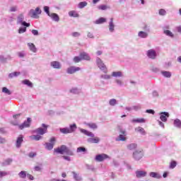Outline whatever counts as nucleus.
Here are the masks:
<instances>
[{"mask_svg":"<svg viewBox=\"0 0 181 181\" xmlns=\"http://www.w3.org/2000/svg\"><path fill=\"white\" fill-rule=\"evenodd\" d=\"M54 152H55V153H60L61 155H64V153H66V155H69L70 156H73L74 155L73 153V151H70V149H69V148H67L66 145H62L57 148H54Z\"/></svg>","mask_w":181,"mask_h":181,"instance_id":"f257e3e1","label":"nucleus"},{"mask_svg":"<svg viewBox=\"0 0 181 181\" xmlns=\"http://www.w3.org/2000/svg\"><path fill=\"white\" fill-rule=\"evenodd\" d=\"M42 13V10L39 7H37L35 10L31 9L29 12V16L34 19H39V15Z\"/></svg>","mask_w":181,"mask_h":181,"instance_id":"f03ea898","label":"nucleus"},{"mask_svg":"<svg viewBox=\"0 0 181 181\" xmlns=\"http://www.w3.org/2000/svg\"><path fill=\"white\" fill-rule=\"evenodd\" d=\"M42 127H39L35 129L36 134H39L40 135H45L47 132V128H49V126L46 125L45 124H42Z\"/></svg>","mask_w":181,"mask_h":181,"instance_id":"7ed1b4c3","label":"nucleus"},{"mask_svg":"<svg viewBox=\"0 0 181 181\" xmlns=\"http://www.w3.org/2000/svg\"><path fill=\"white\" fill-rule=\"evenodd\" d=\"M96 62L99 69L102 70L103 73H107L108 69H107V66H105V64H104V62H103V60H101V59L100 58H98Z\"/></svg>","mask_w":181,"mask_h":181,"instance_id":"20e7f679","label":"nucleus"},{"mask_svg":"<svg viewBox=\"0 0 181 181\" xmlns=\"http://www.w3.org/2000/svg\"><path fill=\"white\" fill-rule=\"evenodd\" d=\"M50 143H45V148L48 151H52L53 149V147L54 146V142H56V138L52 137L49 140Z\"/></svg>","mask_w":181,"mask_h":181,"instance_id":"39448f33","label":"nucleus"},{"mask_svg":"<svg viewBox=\"0 0 181 181\" xmlns=\"http://www.w3.org/2000/svg\"><path fill=\"white\" fill-rule=\"evenodd\" d=\"M95 159L97 162H103V160H105V159H110V156L105 153L98 154L95 156Z\"/></svg>","mask_w":181,"mask_h":181,"instance_id":"423d86ee","label":"nucleus"},{"mask_svg":"<svg viewBox=\"0 0 181 181\" xmlns=\"http://www.w3.org/2000/svg\"><path fill=\"white\" fill-rule=\"evenodd\" d=\"M81 70V68L78 66H70L67 69L66 71L68 74H74V73H76V71H80Z\"/></svg>","mask_w":181,"mask_h":181,"instance_id":"0eeeda50","label":"nucleus"},{"mask_svg":"<svg viewBox=\"0 0 181 181\" xmlns=\"http://www.w3.org/2000/svg\"><path fill=\"white\" fill-rule=\"evenodd\" d=\"M30 121H32V119H30V117H28L26 122H24L22 124L19 126V128L21 129H23L24 128H29V127H30Z\"/></svg>","mask_w":181,"mask_h":181,"instance_id":"6e6552de","label":"nucleus"},{"mask_svg":"<svg viewBox=\"0 0 181 181\" xmlns=\"http://www.w3.org/2000/svg\"><path fill=\"white\" fill-rule=\"evenodd\" d=\"M147 56L149 59H156V51L154 49H149L147 51Z\"/></svg>","mask_w":181,"mask_h":181,"instance_id":"1a4fd4ad","label":"nucleus"},{"mask_svg":"<svg viewBox=\"0 0 181 181\" xmlns=\"http://www.w3.org/2000/svg\"><path fill=\"white\" fill-rule=\"evenodd\" d=\"M79 56L81 60H87V61L91 60L90 55H88V54H87L86 52H81Z\"/></svg>","mask_w":181,"mask_h":181,"instance_id":"9d476101","label":"nucleus"},{"mask_svg":"<svg viewBox=\"0 0 181 181\" xmlns=\"http://www.w3.org/2000/svg\"><path fill=\"white\" fill-rule=\"evenodd\" d=\"M142 156H143L142 151H136L133 153V157L134 158V159H136V160H139V159H141Z\"/></svg>","mask_w":181,"mask_h":181,"instance_id":"9b49d317","label":"nucleus"},{"mask_svg":"<svg viewBox=\"0 0 181 181\" xmlns=\"http://www.w3.org/2000/svg\"><path fill=\"white\" fill-rule=\"evenodd\" d=\"M168 117H169V113L164 112L160 113V118L161 121H163V122H166L168 121Z\"/></svg>","mask_w":181,"mask_h":181,"instance_id":"f8f14e48","label":"nucleus"},{"mask_svg":"<svg viewBox=\"0 0 181 181\" xmlns=\"http://www.w3.org/2000/svg\"><path fill=\"white\" fill-rule=\"evenodd\" d=\"M23 142V136L21 135L19 137L17 138L16 146V148H21V145Z\"/></svg>","mask_w":181,"mask_h":181,"instance_id":"ddd939ff","label":"nucleus"},{"mask_svg":"<svg viewBox=\"0 0 181 181\" xmlns=\"http://www.w3.org/2000/svg\"><path fill=\"white\" fill-rule=\"evenodd\" d=\"M136 177H145L146 176V171L137 170L136 171Z\"/></svg>","mask_w":181,"mask_h":181,"instance_id":"4468645a","label":"nucleus"},{"mask_svg":"<svg viewBox=\"0 0 181 181\" xmlns=\"http://www.w3.org/2000/svg\"><path fill=\"white\" fill-rule=\"evenodd\" d=\"M51 66L53 67V69H62V65L60 64V62L57 61H54L51 62Z\"/></svg>","mask_w":181,"mask_h":181,"instance_id":"2eb2a0df","label":"nucleus"},{"mask_svg":"<svg viewBox=\"0 0 181 181\" xmlns=\"http://www.w3.org/2000/svg\"><path fill=\"white\" fill-rule=\"evenodd\" d=\"M121 134H119V137L116 139V141H126L127 138H125V131L122 130L120 131Z\"/></svg>","mask_w":181,"mask_h":181,"instance_id":"dca6fc26","label":"nucleus"},{"mask_svg":"<svg viewBox=\"0 0 181 181\" xmlns=\"http://www.w3.org/2000/svg\"><path fill=\"white\" fill-rule=\"evenodd\" d=\"M49 16V18H52V20L54 21V22H59V21H60V18L59 17V15H57V13H50Z\"/></svg>","mask_w":181,"mask_h":181,"instance_id":"f3484780","label":"nucleus"},{"mask_svg":"<svg viewBox=\"0 0 181 181\" xmlns=\"http://www.w3.org/2000/svg\"><path fill=\"white\" fill-rule=\"evenodd\" d=\"M69 16H70L71 18H78V16H80V14H78V13H77V11H70L69 12Z\"/></svg>","mask_w":181,"mask_h":181,"instance_id":"a211bd4d","label":"nucleus"},{"mask_svg":"<svg viewBox=\"0 0 181 181\" xmlns=\"http://www.w3.org/2000/svg\"><path fill=\"white\" fill-rule=\"evenodd\" d=\"M81 132H82V134L87 135V136H91L92 138H94V134H93V132H88V130L84 129H81Z\"/></svg>","mask_w":181,"mask_h":181,"instance_id":"6ab92c4d","label":"nucleus"},{"mask_svg":"<svg viewBox=\"0 0 181 181\" xmlns=\"http://www.w3.org/2000/svg\"><path fill=\"white\" fill-rule=\"evenodd\" d=\"M28 46L29 47L30 50L33 53H36V52L37 51L36 47L35 46V44L29 42L28 43Z\"/></svg>","mask_w":181,"mask_h":181,"instance_id":"aec40b11","label":"nucleus"},{"mask_svg":"<svg viewBox=\"0 0 181 181\" xmlns=\"http://www.w3.org/2000/svg\"><path fill=\"white\" fill-rule=\"evenodd\" d=\"M88 142H90V144H98V142H100V138L98 137L90 138L88 139Z\"/></svg>","mask_w":181,"mask_h":181,"instance_id":"412c9836","label":"nucleus"},{"mask_svg":"<svg viewBox=\"0 0 181 181\" xmlns=\"http://www.w3.org/2000/svg\"><path fill=\"white\" fill-rule=\"evenodd\" d=\"M18 19L21 21V25H23V26H25L26 28H29V26H30V24L26 23V21H22V19H23V15L20 16Z\"/></svg>","mask_w":181,"mask_h":181,"instance_id":"4be33fe9","label":"nucleus"},{"mask_svg":"<svg viewBox=\"0 0 181 181\" xmlns=\"http://www.w3.org/2000/svg\"><path fill=\"white\" fill-rule=\"evenodd\" d=\"M161 74L164 77H167L168 78H170V77H172V73H170V71H161Z\"/></svg>","mask_w":181,"mask_h":181,"instance_id":"5701e85b","label":"nucleus"},{"mask_svg":"<svg viewBox=\"0 0 181 181\" xmlns=\"http://www.w3.org/2000/svg\"><path fill=\"white\" fill-rule=\"evenodd\" d=\"M60 132H62V134H71L72 130H70L69 128H62L60 129Z\"/></svg>","mask_w":181,"mask_h":181,"instance_id":"b1692460","label":"nucleus"},{"mask_svg":"<svg viewBox=\"0 0 181 181\" xmlns=\"http://www.w3.org/2000/svg\"><path fill=\"white\" fill-rule=\"evenodd\" d=\"M150 176L151 177H155L156 179H160V177H161V176H160V175H159V173H155V172L150 173Z\"/></svg>","mask_w":181,"mask_h":181,"instance_id":"393cba45","label":"nucleus"},{"mask_svg":"<svg viewBox=\"0 0 181 181\" xmlns=\"http://www.w3.org/2000/svg\"><path fill=\"white\" fill-rule=\"evenodd\" d=\"M114 28H115L114 21H113V19L111 18L110 19V22L109 23V30L110 32H114Z\"/></svg>","mask_w":181,"mask_h":181,"instance_id":"a878e982","label":"nucleus"},{"mask_svg":"<svg viewBox=\"0 0 181 181\" xmlns=\"http://www.w3.org/2000/svg\"><path fill=\"white\" fill-rule=\"evenodd\" d=\"M30 138L33 141H40V139H42V136H40V135H33V136H30Z\"/></svg>","mask_w":181,"mask_h":181,"instance_id":"bb28decb","label":"nucleus"},{"mask_svg":"<svg viewBox=\"0 0 181 181\" xmlns=\"http://www.w3.org/2000/svg\"><path fill=\"white\" fill-rule=\"evenodd\" d=\"M23 84H25V86H28V87H33V83H32V82H30V81L25 79L24 81H23Z\"/></svg>","mask_w":181,"mask_h":181,"instance_id":"cd10ccee","label":"nucleus"},{"mask_svg":"<svg viewBox=\"0 0 181 181\" xmlns=\"http://www.w3.org/2000/svg\"><path fill=\"white\" fill-rule=\"evenodd\" d=\"M112 77H122V72L121 71H114L112 73Z\"/></svg>","mask_w":181,"mask_h":181,"instance_id":"c85d7f7f","label":"nucleus"},{"mask_svg":"<svg viewBox=\"0 0 181 181\" xmlns=\"http://www.w3.org/2000/svg\"><path fill=\"white\" fill-rule=\"evenodd\" d=\"M132 122H138L139 124H143L145 122V119L144 118H139V119H134Z\"/></svg>","mask_w":181,"mask_h":181,"instance_id":"c756f323","label":"nucleus"},{"mask_svg":"<svg viewBox=\"0 0 181 181\" xmlns=\"http://www.w3.org/2000/svg\"><path fill=\"white\" fill-rule=\"evenodd\" d=\"M136 132H140L142 135H145V129L144 128L139 127L135 129Z\"/></svg>","mask_w":181,"mask_h":181,"instance_id":"7c9ffc66","label":"nucleus"},{"mask_svg":"<svg viewBox=\"0 0 181 181\" xmlns=\"http://www.w3.org/2000/svg\"><path fill=\"white\" fill-rule=\"evenodd\" d=\"M174 125L175 127H177V128H181V121L179 119H177L174 121Z\"/></svg>","mask_w":181,"mask_h":181,"instance_id":"2f4dec72","label":"nucleus"},{"mask_svg":"<svg viewBox=\"0 0 181 181\" xmlns=\"http://www.w3.org/2000/svg\"><path fill=\"white\" fill-rule=\"evenodd\" d=\"M76 152L78 153H80L81 152H83V153H85V152H87V149L85 147H78L76 149Z\"/></svg>","mask_w":181,"mask_h":181,"instance_id":"473e14b6","label":"nucleus"},{"mask_svg":"<svg viewBox=\"0 0 181 181\" xmlns=\"http://www.w3.org/2000/svg\"><path fill=\"white\" fill-rule=\"evenodd\" d=\"M138 35L139 36V37H142V38L148 37V33L144 31H140Z\"/></svg>","mask_w":181,"mask_h":181,"instance_id":"72a5a7b5","label":"nucleus"},{"mask_svg":"<svg viewBox=\"0 0 181 181\" xmlns=\"http://www.w3.org/2000/svg\"><path fill=\"white\" fill-rule=\"evenodd\" d=\"M127 148L129 149V151H134V149H136V144H131L127 146Z\"/></svg>","mask_w":181,"mask_h":181,"instance_id":"f704fd0d","label":"nucleus"},{"mask_svg":"<svg viewBox=\"0 0 181 181\" xmlns=\"http://www.w3.org/2000/svg\"><path fill=\"white\" fill-rule=\"evenodd\" d=\"M86 125L92 129H97V124H95V123H87Z\"/></svg>","mask_w":181,"mask_h":181,"instance_id":"c9c22d12","label":"nucleus"},{"mask_svg":"<svg viewBox=\"0 0 181 181\" xmlns=\"http://www.w3.org/2000/svg\"><path fill=\"white\" fill-rule=\"evenodd\" d=\"M106 19L104 18H100L99 19H98L96 21H95V23L97 25H100L101 23H104V22H106Z\"/></svg>","mask_w":181,"mask_h":181,"instance_id":"e433bc0d","label":"nucleus"},{"mask_svg":"<svg viewBox=\"0 0 181 181\" xmlns=\"http://www.w3.org/2000/svg\"><path fill=\"white\" fill-rule=\"evenodd\" d=\"M78 8L80 9H83V8L87 6V2L86 1H82V2H80L78 5Z\"/></svg>","mask_w":181,"mask_h":181,"instance_id":"4c0bfd02","label":"nucleus"},{"mask_svg":"<svg viewBox=\"0 0 181 181\" xmlns=\"http://www.w3.org/2000/svg\"><path fill=\"white\" fill-rule=\"evenodd\" d=\"M2 92L5 93V94H8V95H11V94H12L11 90H9V89H8L6 87H4L2 88Z\"/></svg>","mask_w":181,"mask_h":181,"instance_id":"58836bf2","label":"nucleus"},{"mask_svg":"<svg viewBox=\"0 0 181 181\" xmlns=\"http://www.w3.org/2000/svg\"><path fill=\"white\" fill-rule=\"evenodd\" d=\"M19 177H21V179H25L26 177V171H21L18 173Z\"/></svg>","mask_w":181,"mask_h":181,"instance_id":"ea45409f","label":"nucleus"},{"mask_svg":"<svg viewBox=\"0 0 181 181\" xmlns=\"http://www.w3.org/2000/svg\"><path fill=\"white\" fill-rule=\"evenodd\" d=\"M164 33L167 36H170V37H173V33L172 32H170V30H165Z\"/></svg>","mask_w":181,"mask_h":181,"instance_id":"a19ab883","label":"nucleus"},{"mask_svg":"<svg viewBox=\"0 0 181 181\" xmlns=\"http://www.w3.org/2000/svg\"><path fill=\"white\" fill-rule=\"evenodd\" d=\"M81 57H80V55H79V57H74V63H80V62H81Z\"/></svg>","mask_w":181,"mask_h":181,"instance_id":"79ce46f5","label":"nucleus"},{"mask_svg":"<svg viewBox=\"0 0 181 181\" xmlns=\"http://www.w3.org/2000/svg\"><path fill=\"white\" fill-rule=\"evenodd\" d=\"M176 165H177L176 161H171V163L170 164V169H175V168H176Z\"/></svg>","mask_w":181,"mask_h":181,"instance_id":"37998d69","label":"nucleus"},{"mask_svg":"<svg viewBox=\"0 0 181 181\" xmlns=\"http://www.w3.org/2000/svg\"><path fill=\"white\" fill-rule=\"evenodd\" d=\"M76 129H77V126L76 125V124L70 125L69 130L72 131V132H74V131H76Z\"/></svg>","mask_w":181,"mask_h":181,"instance_id":"c03bdc74","label":"nucleus"},{"mask_svg":"<svg viewBox=\"0 0 181 181\" xmlns=\"http://www.w3.org/2000/svg\"><path fill=\"white\" fill-rule=\"evenodd\" d=\"M158 13L161 16H165V15H166V11L165 9H163V8H161V9L159 10Z\"/></svg>","mask_w":181,"mask_h":181,"instance_id":"a18cd8bd","label":"nucleus"},{"mask_svg":"<svg viewBox=\"0 0 181 181\" xmlns=\"http://www.w3.org/2000/svg\"><path fill=\"white\" fill-rule=\"evenodd\" d=\"M99 9H101L102 11H105L106 9H108L110 8L109 6H106V5H101V6H99Z\"/></svg>","mask_w":181,"mask_h":181,"instance_id":"49530a36","label":"nucleus"},{"mask_svg":"<svg viewBox=\"0 0 181 181\" xmlns=\"http://www.w3.org/2000/svg\"><path fill=\"white\" fill-rule=\"evenodd\" d=\"M26 32V27L24 28H20L18 30V33H25Z\"/></svg>","mask_w":181,"mask_h":181,"instance_id":"de8ad7c7","label":"nucleus"},{"mask_svg":"<svg viewBox=\"0 0 181 181\" xmlns=\"http://www.w3.org/2000/svg\"><path fill=\"white\" fill-rule=\"evenodd\" d=\"M109 103L110 105H115L117 104V100L111 99Z\"/></svg>","mask_w":181,"mask_h":181,"instance_id":"09e8293b","label":"nucleus"},{"mask_svg":"<svg viewBox=\"0 0 181 181\" xmlns=\"http://www.w3.org/2000/svg\"><path fill=\"white\" fill-rule=\"evenodd\" d=\"M44 11L46 12V13L48 15V16L50 15V11H49V6H45Z\"/></svg>","mask_w":181,"mask_h":181,"instance_id":"8fccbe9b","label":"nucleus"},{"mask_svg":"<svg viewBox=\"0 0 181 181\" xmlns=\"http://www.w3.org/2000/svg\"><path fill=\"white\" fill-rule=\"evenodd\" d=\"M72 36H74V37H78V36H80V33L74 32L72 33Z\"/></svg>","mask_w":181,"mask_h":181,"instance_id":"3c124183","label":"nucleus"},{"mask_svg":"<svg viewBox=\"0 0 181 181\" xmlns=\"http://www.w3.org/2000/svg\"><path fill=\"white\" fill-rule=\"evenodd\" d=\"M32 33H33V35H34L35 36H37V35H39V31H37V30H32Z\"/></svg>","mask_w":181,"mask_h":181,"instance_id":"603ef678","label":"nucleus"},{"mask_svg":"<svg viewBox=\"0 0 181 181\" xmlns=\"http://www.w3.org/2000/svg\"><path fill=\"white\" fill-rule=\"evenodd\" d=\"M36 153H35V152H30V153H29V157L30 158H35V156H36Z\"/></svg>","mask_w":181,"mask_h":181,"instance_id":"864d4df0","label":"nucleus"},{"mask_svg":"<svg viewBox=\"0 0 181 181\" xmlns=\"http://www.w3.org/2000/svg\"><path fill=\"white\" fill-rule=\"evenodd\" d=\"M6 175H8V173L0 171V177H4V176H6Z\"/></svg>","mask_w":181,"mask_h":181,"instance_id":"5fc2aeb1","label":"nucleus"},{"mask_svg":"<svg viewBox=\"0 0 181 181\" xmlns=\"http://www.w3.org/2000/svg\"><path fill=\"white\" fill-rule=\"evenodd\" d=\"M35 170H36L37 172H40V170H42V167L41 166H35Z\"/></svg>","mask_w":181,"mask_h":181,"instance_id":"6e6d98bb","label":"nucleus"},{"mask_svg":"<svg viewBox=\"0 0 181 181\" xmlns=\"http://www.w3.org/2000/svg\"><path fill=\"white\" fill-rule=\"evenodd\" d=\"M102 78H105L106 80H108V79L111 78V76H110V75H104V76H102Z\"/></svg>","mask_w":181,"mask_h":181,"instance_id":"4d7b16f0","label":"nucleus"},{"mask_svg":"<svg viewBox=\"0 0 181 181\" xmlns=\"http://www.w3.org/2000/svg\"><path fill=\"white\" fill-rule=\"evenodd\" d=\"M74 177L76 179V180H78V175L77 173L73 172Z\"/></svg>","mask_w":181,"mask_h":181,"instance_id":"13d9d810","label":"nucleus"},{"mask_svg":"<svg viewBox=\"0 0 181 181\" xmlns=\"http://www.w3.org/2000/svg\"><path fill=\"white\" fill-rule=\"evenodd\" d=\"M6 140L4 138L0 137V144H5Z\"/></svg>","mask_w":181,"mask_h":181,"instance_id":"bf43d9fd","label":"nucleus"},{"mask_svg":"<svg viewBox=\"0 0 181 181\" xmlns=\"http://www.w3.org/2000/svg\"><path fill=\"white\" fill-rule=\"evenodd\" d=\"M146 112L148 114H155V111L153 110H147Z\"/></svg>","mask_w":181,"mask_h":181,"instance_id":"052dcab7","label":"nucleus"},{"mask_svg":"<svg viewBox=\"0 0 181 181\" xmlns=\"http://www.w3.org/2000/svg\"><path fill=\"white\" fill-rule=\"evenodd\" d=\"M62 158H64V159H65V160H68L69 162H70V158H69V156H62Z\"/></svg>","mask_w":181,"mask_h":181,"instance_id":"680f3d73","label":"nucleus"},{"mask_svg":"<svg viewBox=\"0 0 181 181\" xmlns=\"http://www.w3.org/2000/svg\"><path fill=\"white\" fill-rule=\"evenodd\" d=\"M27 176H28V179H30V180H33L34 177L32 175L28 174Z\"/></svg>","mask_w":181,"mask_h":181,"instance_id":"e2e57ef3","label":"nucleus"},{"mask_svg":"<svg viewBox=\"0 0 181 181\" xmlns=\"http://www.w3.org/2000/svg\"><path fill=\"white\" fill-rule=\"evenodd\" d=\"M11 12H16V7L13 6V7H11V9H10Z\"/></svg>","mask_w":181,"mask_h":181,"instance_id":"0e129e2a","label":"nucleus"},{"mask_svg":"<svg viewBox=\"0 0 181 181\" xmlns=\"http://www.w3.org/2000/svg\"><path fill=\"white\" fill-rule=\"evenodd\" d=\"M176 29L179 33H181V25L177 27Z\"/></svg>","mask_w":181,"mask_h":181,"instance_id":"69168bd1","label":"nucleus"},{"mask_svg":"<svg viewBox=\"0 0 181 181\" xmlns=\"http://www.w3.org/2000/svg\"><path fill=\"white\" fill-rule=\"evenodd\" d=\"M18 117H21V114H17V115H13V117L14 118V119H16V118H18Z\"/></svg>","mask_w":181,"mask_h":181,"instance_id":"338daca9","label":"nucleus"},{"mask_svg":"<svg viewBox=\"0 0 181 181\" xmlns=\"http://www.w3.org/2000/svg\"><path fill=\"white\" fill-rule=\"evenodd\" d=\"M18 56H19V57H25V55L22 52H18Z\"/></svg>","mask_w":181,"mask_h":181,"instance_id":"774afa93","label":"nucleus"}]
</instances>
